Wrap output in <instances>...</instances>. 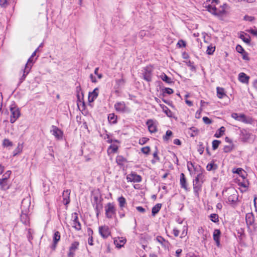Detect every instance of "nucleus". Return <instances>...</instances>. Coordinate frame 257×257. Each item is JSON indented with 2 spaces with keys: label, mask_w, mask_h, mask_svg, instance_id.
<instances>
[{
  "label": "nucleus",
  "mask_w": 257,
  "mask_h": 257,
  "mask_svg": "<svg viewBox=\"0 0 257 257\" xmlns=\"http://www.w3.org/2000/svg\"><path fill=\"white\" fill-rule=\"evenodd\" d=\"M204 181V175L202 173H199L193 181V188L194 195L196 197H199V193L202 191V184Z\"/></svg>",
  "instance_id": "obj_1"
},
{
  "label": "nucleus",
  "mask_w": 257,
  "mask_h": 257,
  "mask_svg": "<svg viewBox=\"0 0 257 257\" xmlns=\"http://www.w3.org/2000/svg\"><path fill=\"white\" fill-rule=\"evenodd\" d=\"M30 206V202L28 199H24L22 201L21 210L22 213L21 215V221L25 224L28 225L29 223V218L27 213L29 210V207Z\"/></svg>",
  "instance_id": "obj_2"
},
{
  "label": "nucleus",
  "mask_w": 257,
  "mask_h": 257,
  "mask_svg": "<svg viewBox=\"0 0 257 257\" xmlns=\"http://www.w3.org/2000/svg\"><path fill=\"white\" fill-rule=\"evenodd\" d=\"M228 6L226 4H224L220 6L219 8H216L215 6L209 5L207 7V11L212 14L218 17L222 16L226 13V10Z\"/></svg>",
  "instance_id": "obj_3"
},
{
  "label": "nucleus",
  "mask_w": 257,
  "mask_h": 257,
  "mask_svg": "<svg viewBox=\"0 0 257 257\" xmlns=\"http://www.w3.org/2000/svg\"><path fill=\"white\" fill-rule=\"evenodd\" d=\"M105 215L107 218L111 219L115 216L116 208L113 203H108L104 207Z\"/></svg>",
  "instance_id": "obj_4"
},
{
  "label": "nucleus",
  "mask_w": 257,
  "mask_h": 257,
  "mask_svg": "<svg viewBox=\"0 0 257 257\" xmlns=\"http://www.w3.org/2000/svg\"><path fill=\"white\" fill-rule=\"evenodd\" d=\"M34 61L33 60V58H29L28 59L27 64L25 65V68L23 70V75L20 78L19 83H21L23 82V81L25 79L27 75L30 72L32 67L33 65Z\"/></svg>",
  "instance_id": "obj_5"
},
{
  "label": "nucleus",
  "mask_w": 257,
  "mask_h": 257,
  "mask_svg": "<svg viewBox=\"0 0 257 257\" xmlns=\"http://www.w3.org/2000/svg\"><path fill=\"white\" fill-rule=\"evenodd\" d=\"M231 117L236 120L241 121L245 123H252V119L250 118L247 119L246 116L244 114H238L237 113H233L231 114Z\"/></svg>",
  "instance_id": "obj_6"
},
{
  "label": "nucleus",
  "mask_w": 257,
  "mask_h": 257,
  "mask_svg": "<svg viewBox=\"0 0 257 257\" xmlns=\"http://www.w3.org/2000/svg\"><path fill=\"white\" fill-rule=\"evenodd\" d=\"M10 111L11 112L10 122L12 123H13L20 117L21 114L20 111L18 108L12 106L10 108Z\"/></svg>",
  "instance_id": "obj_7"
},
{
  "label": "nucleus",
  "mask_w": 257,
  "mask_h": 257,
  "mask_svg": "<svg viewBox=\"0 0 257 257\" xmlns=\"http://www.w3.org/2000/svg\"><path fill=\"white\" fill-rule=\"evenodd\" d=\"M153 68L151 66H148L144 68L143 72V78L148 82L152 81Z\"/></svg>",
  "instance_id": "obj_8"
},
{
  "label": "nucleus",
  "mask_w": 257,
  "mask_h": 257,
  "mask_svg": "<svg viewBox=\"0 0 257 257\" xmlns=\"http://www.w3.org/2000/svg\"><path fill=\"white\" fill-rule=\"evenodd\" d=\"M99 233L101 237L104 239L107 238L111 234L109 227L106 225L99 226Z\"/></svg>",
  "instance_id": "obj_9"
},
{
  "label": "nucleus",
  "mask_w": 257,
  "mask_h": 257,
  "mask_svg": "<svg viewBox=\"0 0 257 257\" xmlns=\"http://www.w3.org/2000/svg\"><path fill=\"white\" fill-rule=\"evenodd\" d=\"M126 180L128 182H140L142 181L141 176L137 174L135 172H132L126 176Z\"/></svg>",
  "instance_id": "obj_10"
},
{
  "label": "nucleus",
  "mask_w": 257,
  "mask_h": 257,
  "mask_svg": "<svg viewBox=\"0 0 257 257\" xmlns=\"http://www.w3.org/2000/svg\"><path fill=\"white\" fill-rule=\"evenodd\" d=\"M149 132L151 133H155L157 131V122L152 119H148L146 122Z\"/></svg>",
  "instance_id": "obj_11"
},
{
  "label": "nucleus",
  "mask_w": 257,
  "mask_h": 257,
  "mask_svg": "<svg viewBox=\"0 0 257 257\" xmlns=\"http://www.w3.org/2000/svg\"><path fill=\"white\" fill-rule=\"evenodd\" d=\"M52 130H51L52 134L58 140H61L63 138V132L60 129L55 125L52 126Z\"/></svg>",
  "instance_id": "obj_12"
},
{
  "label": "nucleus",
  "mask_w": 257,
  "mask_h": 257,
  "mask_svg": "<svg viewBox=\"0 0 257 257\" xmlns=\"http://www.w3.org/2000/svg\"><path fill=\"white\" fill-rule=\"evenodd\" d=\"M239 135L241 141L243 142H246L249 140L251 134L248 132L247 130L240 129Z\"/></svg>",
  "instance_id": "obj_13"
},
{
  "label": "nucleus",
  "mask_w": 257,
  "mask_h": 257,
  "mask_svg": "<svg viewBox=\"0 0 257 257\" xmlns=\"http://www.w3.org/2000/svg\"><path fill=\"white\" fill-rule=\"evenodd\" d=\"M114 108L117 111L124 112L127 111V108L123 101L116 102L114 104Z\"/></svg>",
  "instance_id": "obj_14"
},
{
  "label": "nucleus",
  "mask_w": 257,
  "mask_h": 257,
  "mask_svg": "<svg viewBox=\"0 0 257 257\" xmlns=\"http://www.w3.org/2000/svg\"><path fill=\"white\" fill-rule=\"evenodd\" d=\"M180 183L182 188H183L186 191H190V189L188 187L187 180L185 175L183 173L180 175Z\"/></svg>",
  "instance_id": "obj_15"
},
{
  "label": "nucleus",
  "mask_w": 257,
  "mask_h": 257,
  "mask_svg": "<svg viewBox=\"0 0 257 257\" xmlns=\"http://www.w3.org/2000/svg\"><path fill=\"white\" fill-rule=\"evenodd\" d=\"M156 240L159 242L165 249H169L170 243L168 240H165L163 237L161 236H158L156 237Z\"/></svg>",
  "instance_id": "obj_16"
},
{
  "label": "nucleus",
  "mask_w": 257,
  "mask_h": 257,
  "mask_svg": "<svg viewBox=\"0 0 257 257\" xmlns=\"http://www.w3.org/2000/svg\"><path fill=\"white\" fill-rule=\"evenodd\" d=\"M98 95V88H95L93 91L89 93L88 101L89 102H92L97 97Z\"/></svg>",
  "instance_id": "obj_17"
},
{
  "label": "nucleus",
  "mask_w": 257,
  "mask_h": 257,
  "mask_svg": "<svg viewBox=\"0 0 257 257\" xmlns=\"http://www.w3.org/2000/svg\"><path fill=\"white\" fill-rule=\"evenodd\" d=\"M70 190H66L63 191L62 196L63 198V203L65 205H68L70 202Z\"/></svg>",
  "instance_id": "obj_18"
},
{
  "label": "nucleus",
  "mask_w": 257,
  "mask_h": 257,
  "mask_svg": "<svg viewBox=\"0 0 257 257\" xmlns=\"http://www.w3.org/2000/svg\"><path fill=\"white\" fill-rule=\"evenodd\" d=\"M60 239V233L58 231H55L54 233L53 237V243L52 246V248L53 249H55L56 247L57 244L58 242V241Z\"/></svg>",
  "instance_id": "obj_19"
},
{
  "label": "nucleus",
  "mask_w": 257,
  "mask_h": 257,
  "mask_svg": "<svg viewBox=\"0 0 257 257\" xmlns=\"http://www.w3.org/2000/svg\"><path fill=\"white\" fill-rule=\"evenodd\" d=\"M72 226L75 228V229L77 230H80L81 229V223L78 221V218L77 216V214L75 213L74 216V219L73 220V224Z\"/></svg>",
  "instance_id": "obj_20"
},
{
  "label": "nucleus",
  "mask_w": 257,
  "mask_h": 257,
  "mask_svg": "<svg viewBox=\"0 0 257 257\" xmlns=\"http://www.w3.org/2000/svg\"><path fill=\"white\" fill-rule=\"evenodd\" d=\"M159 77L163 81L165 82L168 84H172L174 83L171 78L168 77L166 74L164 73H162L161 75H159Z\"/></svg>",
  "instance_id": "obj_21"
},
{
  "label": "nucleus",
  "mask_w": 257,
  "mask_h": 257,
  "mask_svg": "<svg viewBox=\"0 0 257 257\" xmlns=\"http://www.w3.org/2000/svg\"><path fill=\"white\" fill-rule=\"evenodd\" d=\"M249 78V76H247L244 73L241 72L238 75V80L242 83H247Z\"/></svg>",
  "instance_id": "obj_22"
},
{
  "label": "nucleus",
  "mask_w": 257,
  "mask_h": 257,
  "mask_svg": "<svg viewBox=\"0 0 257 257\" xmlns=\"http://www.w3.org/2000/svg\"><path fill=\"white\" fill-rule=\"evenodd\" d=\"M238 199V196L236 193V191L233 190V193L228 196V201L230 203H233L236 202Z\"/></svg>",
  "instance_id": "obj_23"
},
{
  "label": "nucleus",
  "mask_w": 257,
  "mask_h": 257,
  "mask_svg": "<svg viewBox=\"0 0 257 257\" xmlns=\"http://www.w3.org/2000/svg\"><path fill=\"white\" fill-rule=\"evenodd\" d=\"M234 173L237 174L239 176L244 179L247 176L246 172H245L242 168H238L236 169L235 171H233Z\"/></svg>",
  "instance_id": "obj_24"
},
{
  "label": "nucleus",
  "mask_w": 257,
  "mask_h": 257,
  "mask_svg": "<svg viewBox=\"0 0 257 257\" xmlns=\"http://www.w3.org/2000/svg\"><path fill=\"white\" fill-rule=\"evenodd\" d=\"M246 222L247 225H251L254 223V217L252 213H248L246 215Z\"/></svg>",
  "instance_id": "obj_25"
},
{
  "label": "nucleus",
  "mask_w": 257,
  "mask_h": 257,
  "mask_svg": "<svg viewBox=\"0 0 257 257\" xmlns=\"http://www.w3.org/2000/svg\"><path fill=\"white\" fill-rule=\"evenodd\" d=\"M217 95L219 98H222L226 96L224 89L222 87H217Z\"/></svg>",
  "instance_id": "obj_26"
},
{
  "label": "nucleus",
  "mask_w": 257,
  "mask_h": 257,
  "mask_svg": "<svg viewBox=\"0 0 257 257\" xmlns=\"http://www.w3.org/2000/svg\"><path fill=\"white\" fill-rule=\"evenodd\" d=\"M117 201L119 203V206L121 210L122 211L123 207H125V205L126 204V199L124 197L120 196L118 198Z\"/></svg>",
  "instance_id": "obj_27"
},
{
  "label": "nucleus",
  "mask_w": 257,
  "mask_h": 257,
  "mask_svg": "<svg viewBox=\"0 0 257 257\" xmlns=\"http://www.w3.org/2000/svg\"><path fill=\"white\" fill-rule=\"evenodd\" d=\"M107 118L110 123L115 124L117 122V117L114 113L109 114Z\"/></svg>",
  "instance_id": "obj_28"
},
{
  "label": "nucleus",
  "mask_w": 257,
  "mask_h": 257,
  "mask_svg": "<svg viewBox=\"0 0 257 257\" xmlns=\"http://www.w3.org/2000/svg\"><path fill=\"white\" fill-rule=\"evenodd\" d=\"M239 38H240L244 42L249 44L250 43V40L249 35H247L246 34L242 32L241 33L239 36Z\"/></svg>",
  "instance_id": "obj_29"
},
{
  "label": "nucleus",
  "mask_w": 257,
  "mask_h": 257,
  "mask_svg": "<svg viewBox=\"0 0 257 257\" xmlns=\"http://www.w3.org/2000/svg\"><path fill=\"white\" fill-rule=\"evenodd\" d=\"M116 162L118 165L122 166L126 162V160L122 156H117L116 158Z\"/></svg>",
  "instance_id": "obj_30"
},
{
  "label": "nucleus",
  "mask_w": 257,
  "mask_h": 257,
  "mask_svg": "<svg viewBox=\"0 0 257 257\" xmlns=\"http://www.w3.org/2000/svg\"><path fill=\"white\" fill-rule=\"evenodd\" d=\"M162 207V204L160 203H158L156 205H155L152 209V214L153 216H155L156 214H157L160 211L161 208Z\"/></svg>",
  "instance_id": "obj_31"
},
{
  "label": "nucleus",
  "mask_w": 257,
  "mask_h": 257,
  "mask_svg": "<svg viewBox=\"0 0 257 257\" xmlns=\"http://www.w3.org/2000/svg\"><path fill=\"white\" fill-rule=\"evenodd\" d=\"M225 131V127L224 126H221L215 133V134L214 135V137L217 138H220L223 135Z\"/></svg>",
  "instance_id": "obj_32"
},
{
  "label": "nucleus",
  "mask_w": 257,
  "mask_h": 257,
  "mask_svg": "<svg viewBox=\"0 0 257 257\" xmlns=\"http://www.w3.org/2000/svg\"><path fill=\"white\" fill-rule=\"evenodd\" d=\"M79 245V243L78 241H74L73 242H72L71 243L70 246L69 247V249L75 251L78 248Z\"/></svg>",
  "instance_id": "obj_33"
},
{
  "label": "nucleus",
  "mask_w": 257,
  "mask_h": 257,
  "mask_svg": "<svg viewBox=\"0 0 257 257\" xmlns=\"http://www.w3.org/2000/svg\"><path fill=\"white\" fill-rule=\"evenodd\" d=\"M221 232L219 229H216L214 230L213 234V238L214 240L220 239Z\"/></svg>",
  "instance_id": "obj_34"
},
{
  "label": "nucleus",
  "mask_w": 257,
  "mask_h": 257,
  "mask_svg": "<svg viewBox=\"0 0 257 257\" xmlns=\"http://www.w3.org/2000/svg\"><path fill=\"white\" fill-rule=\"evenodd\" d=\"M215 46H213L212 44L207 47L206 53L208 55H212L215 51Z\"/></svg>",
  "instance_id": "obj_35"
},
{
  "label": "nucleus",
  "mask_w": 257,
  "mask_h": 257,
  "mask_svg": "<svg viewBox=\"0 0 257 257\" xmlns=\"http://www.w3.org/2000/svg\"><path fill=\"white\" fill-rule=\"evenodd\" d=\"M118 150V146L116 145H111L108 149V152H110L111 153H114L117 152Z\"/></svg>",
  "instance_id": "obj_36"
},
{
  "label": "nucleus",
  "mask_w": 257,
  "mask_h": 257,
  "mask_svg": "<svg viewBox=\"0 0 257 257\" xmlns=\"http://www.w3.org/2000/svg\"><path fill=\"white\" fill-rule=\"evenodd\" d=\"M209 218L210 220L215 223H216L219 221L218 215L215 213H212L210 215Z\"/></svg>",
  "instance_id": "obj_37"
},
{
  "label": "nucleus",
  "mask_w": 257,
  "mask_h": 257,
  "mask_svg": "<svg viewBox=\"0 0 257 257\" xmlns=\"http://www.w3.org/2000/svg\"><path fill=\"white\" fill-rule=\"evenodd\" d=\"M217 168L216 164H215L213 162L208 164L206 166V169L208 171H211L212 170H215Z\"/></svg>",
  "instance_id": "obj_38"
},
{
  "label": "nucleus",
  "mask_w": 257,
  "mask_h": 257,
  "mask_svg": "<svg viewBox=\"0 0 257 257\" xmlns=\"http://www.w3.org/2000/svg\"><path fill=\"white\" fill-rule=\"evenodd\" d=\"M173 133L172 131L168 130L166 132V135L163 136V140L164 141L167 142L169 140V138L172 136Z\"/></svg>",
  "instance_id": "obj_39"
},
{
  "label": "nucleus",
  "mask_w": 257,
  "mask_h": 257,
  "mask_svg": "<svg viewBox=\"0 0 257 257\" xmlns=\"http://www.w3.org/2000/svg\"><path fill=\"white\" fill-rule=\"evenodd\" d=\"M3 145L4 147H8L13 146V143L8 139H5L3 141Z\"/></svg>",
  "instance_id": "obj_40"
},
{
  "label": "nucleus",
  "mask_w": 257,
  "mask_h": 257,
  "mask_svg": "<svg viewBox=\"0 0 257 257\" xmlns=\"http://www.w3.org/2000/svg\"><path fill=\"white\" fill-rule=\"evenodd\" d=\"M221 143V142L219 140H215L212 142V149L215 150L217 149Z\"/></svg>",
  "instance_id": "obj_41"
},
{
  "label": "nucleus",
  "mask_w": 257,
  "mask_h": 257,
  "mask_svg": "<svg viewBox=\"0 0 257 257\" xmlns=\"http://www.w3.org/2000/svg\"><path fill=\"white\" fill-rule=\"evenodd\" d=\"M204 147L203 145V143L201 142L199 143L198 147L197 149L198 152L200 155H202L204 152Z\"/></svg>",
  "instance_id": "obj_42"
},
{
  "label": "nucleus",
  "mask_w": 257,
  "mask_h": 257,
  "mask_svg": "<svg viewBox=\"0 0 257 257\" xmlns=\"http://www.w3.org/2000/svg\"><path fill=\"white\" fill-rule=\"evenodd\" d=\"M233 149V146L231 145L225 146L223 148V151L225 153H229Z\"/></svg>",
  "instance_id": "obj_43"
},
{
  "label": "nucleus",
  "mask_w": 257,
  "mask_h": 257,
  "mask_svg": "<svg viewBox=\"0 0 257 257\" xmlns=\"http://www.w3.org/2000/svg\"><path fill=\"white\" fill-rule=\"evenodd\" d=\"M94 199L96 201V205L95 207V210L96 211V215H97V216H98L99 213V212H100L99 209V204L97 203L98 198L97 197H95Z\"/></svg>",
  "instance_id": "obj_44"
},
{
  "label": "nucleus",
  "mask_w": 257,
  "mask_h": 257,
  "mask_svg": "<svg viewBox=\"0 0 257 257\" xmlns=\"http://www.w3.org/2000/svg\"><path fill=\"white\" fill-rule=\"evenodd\" d=\"M186 42L182 40H179V41L177 43V46H178V47H179V48L185 47L186 46Z\"/></svg>",
  "instance_id": "obj_45"
},
{
  "label": "nucleus",
  "mask_w": 257,
  "mask_h": 257,
  "mask_svg": "<svg viewBox=\"0 0 257 257\" xmlns=\"http://www.w3.org/2000/svg\"><path fill=\"white\" fill-rule=\"evenodd\" d=\"M142 152L145 154H148L150 151V148L149 147H145L142 148Z\"/></svg>",
  "instance_id": "obj_46"
},
{
  "label": "nucleus",
  "mask_w": 257,
  "mask_h": 257,
  "mask_svg": "<svg viewBox=\"0 0 257 257\" xmlns=\"http://www.w3.org/2000/svg\"><path fill=\"white\" fill-rule=\"evenodd\" d=\"M236 50L239 53L242 54L245 51L243 48L239 45H237L236 47Z\"/></svg>",
  "instance_id": "obj_47"
},
{
  "label": "nucleus",
  "mask_w": 257,
  "mask_h": 257,
  "mask_svg": "<svg viewBox=\"0 0 257 257\" xmlns=\"http://www.w3.org/2000/svg\"><path fill=\"white\" fill-rule=\"evenodd\" d=\"M163 92L167 93L168 94H171L174 92V91L172 89L170 88H165L163 90Z\"/></svg>",
  "instance_id": "obj_48"
},
{
  "label": "nucleus",
  "mask_w": 257,
  "mask_h": 257,
  "mask_svg": "<svg viewBox=\"0 0 257 257\" xmlns=\"http://www.w3.org/2000/svg\"><path fill=\"white\" fill-rule=\"evenodd\" d=\"M119 241H120V243L119 244L118 243H117V240H114V242L115 244L116 247H121L124 243V241L123 240H119Z\"/></svg>",
  "instance_id": "obj_49"
},
{
  "label": "nucleus",
  "mask_w": 257,
  "mask_h": 257,
  "mask_svg": "<svg viewBox=\"0 0 257 257\" xmlns=\"http://www.w3.org/2000/svg\"><path fill=\"white\" fill-rule=\"evenodd\" d=\"M163 110L168 116H170L172 114L171 111L167 106H165Z\"/></svg>",
  "instance_id": "obj_50"
},
{
  "label": "nucleus",
  "mask_w": 257,
  "mask_h": 257,
  "mask_svg": "<svg viewBox=\"0 0 257 257\" xmlns=\"http://www.w3.org/2000/svg\"><path fill=\"white\" fill-rule=\"evenodd\" d=\"M203 120L204 122L207 124H209L211 123V122H212V121L211 120V119L206 116H204L203 117Z\"/></svg>",
  "instance_id": "obj_51"
},
{
  "label": "nucleus",
  "mask_w": 257,
  "mask_h": 257,
  "mask_svg": "<svg viewBox=\"0 0 257 257\" xmlns=\"http://www.w3.org/2000/svg\"><path fill=\"white\" fill-rule=\"evenodd\" d=\"M98 70H99V68L98 67H97L95 69V70H94V74L97 75V77L98 79H101L102 78V74H99L98 73Z\"/></svg>",
  "instance_id": "obj_52"
},
{
  "label": "nucleus",
  "mask_w": 257,
  "mask_h": 257,
  "mask_svg": "<svg viewBox=\"0 0 257 257\" xmlns=\"http://www.w3.org/2000/svg\"><path fill=\"white\" fill-rule=\"evenodd\" d=\"M242 59L244 60L248 61L249 60V58L248 56V54L245 51H244L243 53L241 54Z\"/></svg>",
  "instance_id": "obj_53"
},
{
  "label": "nucleus",
  "mask_w": 257,
  "mask_h": 257,
  "mask_svg": "<svg viewBox=\"0 0 257 257\" xmlns=\"http://www.w3.org/2000/svg\"><path fill=\"white\" fill-rule=\"evenodd\" d=\"M186 63H187V66H189V67H190V68L192 70L195 69V67H194V66L193 65V62H192L190 61H189L188 62H187Z\"/></svg>",
  "instance_id": "obj_54"
},
{
  "label": "nucleus",
  "mask_w": 257,
  "mask_h": 257,
  "mask_svg": "<svg viewBox=\"0 0 257 257\" xmlns=\"http://www.w3.org/2000/svg\"><path fill=\"white\" fill-rule=\"evenodd\" d=\"M244 20L245 21L251 22L254 20V18L251 16H245L244 17Z\"/></svg>",
  "instance_id": "obj_55"
},
{
  "label": "nucleus",
  "mask_w": 257,
  "mask_h": 257,
  "mask_svg": "<svg viewBox=\"0 0 257 257\" xmlns=\"http://www.w3.org/2000/svg\"><path fill=\"white\" fill-rule=\"evenodd\" d=\"M136 209L138 211L142 213H144L146 211L145 209L142 206H138Z\"/></svg>",
  "instance_id": "obj_56"
},
{
  "label": "nucleus",
  "mask_w": 257,
  "mask_h": 257,
  "mask_svg": "<svg viewBox=\"0 0 257 257\" xmlns=\"http://www.w3.org/2000/svg\"><path fill=\"white\" fill-rule=\"evenodd\" d=\"M89 77H90L92 82H93V83H96L97 82V80H96L95 77L92 74H91L90 75Z\"/></svg>",
  "instance_id": "obj_57"
},
{
  "label": "nucleus",
  "mask_w": 257,
  "mask_h": 257,
  "mask_svg": "<svg viewBox=\"0 0 257 257\" xmlns=\"http://www.w3.org/2000/svg\"><path fill=\"white\" fill-rule=\"evenodd\" d=\"M173 234H174L175 236L177 237V236H178L179 235V232H180L179 230H178V229H177L176 228H174L173 229Z\"/></svg>",
  "instance_id": "obj_58"
},
{
  "label": "nucleus",
  "mask_w": 257,
  "mask_h": 257,
  "mask_svg": "<svg viewBox=\"0 0 257 257\" xmlns=\"http://www.w3.org/2000/svg\"><path fill=\"white\" fill-rule=\"evenodd\" d=\"M248 32L250 34L257 36V30H256L250 29L248 31Z\"/></svg>",
  "instance_id": "obj_59"
},
{
  "label": "nucleus",
  "mask_w": 257,
  "mask_h": 257,
  "mask_svg": "<svg viewBox=\"0 0 257 257\" xmlns=\"http://www.w3.org/2000/svg\"><path fill=\"white\" fill-rule=\"evenodd\" d=\"M88 243L90 245H92L93 244L92 235H91L90 236H89L88 240Z\"/></svg>",
  "instance_id": "obj_60"
},
{
  "label": "nucleus",
  "mask_w": 257,
  "mask_h": 257,
  "mask_svg": "<svg viewBox=\"0 0 257 257\" xmlns=\"http://www.w3.org/2000/svg\"><path fill=\"white\" fill-rule=\"evenodd\" d=\"M153 157H154V158H155L156 159V160H157V161H159L160 160V158H159V157L158 156V151H156L153 153Z\"/></svg>",
  "instance_id": "obj_61"
},
{
  "label": "nucleus",
  "mask_w": 257,
  "mask_h": 257,
  "mask_svg": "<svg viewBox=\"0 0 257 257\" xmlns=\"http://www.w3.org/2000/svg\"><path fill=\"white\" fill-rule=\"evenodd\" d=\"M8 179L7 177H5L2 179H0V184H2L3 183H7Z\"/></svg>",
  "instance_id": "obj_62"
},
{
  "label": "nucleus",
  "mask_w": 257,
  "mask_h": 257,
  "mask_svg": "<svg viewBox=\"0 0 257 257\" xmlns=\"http://www.w3.org/2000/svg\"><path fill=\"white\" fill-rule=\"evenodd\" d=\"M75 251L73 250H71L69 249V252L68 253V255L69 257H73L74 255Z\"/></svg>",
  "instance_id": "obj_63"
},
{
  "label": "nucleus",
  "mask_w": 257,
  "mask_h": 257,
  "mask_svg": "<svg viewBox=\"0 0 257 257\" xmlns=\"http://www.w3.org/2000/svg\"><path fill=\"white\" fill-rule=\"evenodd\" d=\"M182 250L181 249H178L176 251V255L177 257H180V255L181 253Z\"/></svg>",
  "instance_id": "obj_64"
}]
</instances>
